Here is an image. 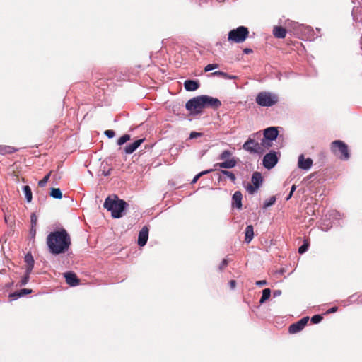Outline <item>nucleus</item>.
<instances>
[{
  "mask_svg": "<svg viewBox=\"0 0 362 362\" xmlns=\"http://www.w3.org/2000/svg\"><path fill=\"white\" fill-rule=\"evenodd\" d=\"M47 244L52 254L59 255L68 251L71 245V238L66 230L62 228L61 230L52 232L48 235Z\"/></svg>",
  "mask_w": 362,
  "mask_h": 362,
  "instance_id": "f257e3e1",
  "label": "nucleus"
},
{
  "mask_svg": "<svg viewBox=\"0 0 362 362\" xmlns=\"http://www.w3.org/2000/svg\"><path fill=\"white\" fill-rule=\"evenodd\" d=\"M128 206L126 201L119 199L115 194L108 196L103 203V207L111 213L114 218H122Z\"/></svg>",
  "mask_w": 362,
  "mask_h": 362,
  "instance_id": "f03ea898",
  "label": "nucleus"
},
{
  "mask_svg": "<svg viewBox=\"0 0 362 362\" xmlns=\"http://www.w3.org/2000/svg\"><path fill=\"white\" fill-rule=\"evenodd\" d=\"M332 153L341 160H348L350 153L348 145L341 140H335L330 144Z\"/></svg>",
  "mask_w": 362,
  "mask_h": 362,
  "instance_id": "7ed1b4c3",
  "label": "nucleus"
},
{
  "mask_svg": "<svg viewBox=\"0 0 362 362\" xmlns=\"http://www.w3.org/2000/svg\"><path fill=\"white\" fill-rule=\"evenodd\" d=\"M255 101L261 107H269L278 103L279 96L269 91H262L257 95Z\"/></svg>",
  "mask_w": 362,
  "mask_h": 362,
  "instance_id": "20e7f679",
  "label": "nucleus"
},
{
  "mask_svg": "<svg viewBox=\"0 0 362 362\" xmlns=\"http://www.w3.org/2000/svg\"><path fill=\"white\" fill-rule=\"evenodd\" d=\"M249 35V30L247 27L240 25L229 31L228 40L235 43L243 42Z\"/></svg>",
  "mask_w": 362,
  "mask_h": 362,
  "instance_id": "39448f33",
  "label": "nucleus"
},
{
  "mask_svg": "<svg viewBox=\"0 0 362 362\" xmlns=\"http://www.w3.org/2000/svg\"><path fill=\"white\" fill-rule=\"evenodd\" d=\"M185 107L188 111L195 114L202 112V109L204 108L203 99L202 95L194 97L189 100L186 104Z\"/></svg>",
  "mask_w": 362,
  "mask_h": 362,
  "instance_id": "423d86ee",
  "label": "nucleus"
},
{
  "mask_svg": "<svg viewBox=\"0 0 362 362\" xmlns=\"http://www.w3.org/2000/svg\"><path fill=\"white\" fill-rule=\"evenodd\" d=\"M243 148L250 153H255L259 156H261L264 153V149L261 146L259 143L252 138H249L244 143Z\"/></svg>",
  "mask_w": 362,
  "mask_h": 362,
  "instance_id": "0eeeda50",
  "label": "nucleus"
},
{
  "mask_svg": "<svg viewBox=\"0 0 362 362\" xmlns=\"http://www.w3.org/2000/svg\"><path fill=\"white\" fill-rule=\"evenodd\" d=\"M278 161V153L274 151H270L263 157L262 165L266 169L271 170L277 164Z\"/></svg>",
  "mask_w": 362,
  "mask_h": 362,
  "instance_id": "6e6552de",
  "label": "nucleus"
},
{
  "mask_svg": "<svg viewBox=\"0 0 362 362\" xmlns=\"http://www.w3.org/2000/svg\"><path fill=\"white\" fill-rule=\"evenodd\" d=\"M252 185H248L247 187V191L249 194H254L262 185V176L259 172H254L252 175Z\"/></svg>",
  "mask_w": 362,
  "mask_h": 362,
  "instance_id": "1a4fd4ad",
  "label": "nucleus"
},
{
  "mask_svg": "<svg viewBox=\"0 0 362 362\" xmlns=\"http://www.w3.org/2000/svg\"><path fill=\"white\" fill-rule=\"evenodd\" d=\"M315 35V32L311 26L305 25L303 24L300 29V34L297 35V37L301 38L302 40L313 41L316 38ZM317 37L318 36H317Z\"/></svg>",
  "mask_w": 362,
  "mask_h": 362,
  "instance_id": "9d476101",
  "label": "nucleus"
},
{
  "mask_svg": "<svg viewBox=\"0 0 362 362\" xmlns=\"http://www.w3.org/2000/svg\"><path fill=\"white\" fill-rule=\"evenodd\" d=\"M351 2L354 4L351 12L353 20L356 23H361L362 21L361 0H351Z\"/></svg>",
  "mask_w": 362,
  "mask_h": 362,
  "instance_id": "9b49d317",
  "label": "nucleus"
},
{
  "mask_svg": "<svg viewBox=\"0 0 362 362\" xmlns=\"http://www.w3.org/2000/svg\"><path fill=\"white\" fill-rule=\"evenodd\" d=\"M203 103L205 107H211L217 110L221 106V102L216 98H213L207 95H202Z\"/></svg>",
  "mask_w": 362,
  "mask_h": 362,
  "instance_id": "f8f14e48",
  "label": "nucleus"
},
{
  "mask_svg": "<svg viewBox=\"0 0 362 362\" xmlns=\"http://www.w3.org/2000/svg\"><path fill=\"white\" fill-rule=\"evenodd\" d=\"M308 320H309L308 317H304L301 318L300 320H298V322L291 324L289 326V329H288L289 332L291 334H295V333H297V332L301 331L305 327V326L307 325Z\"/></svg>",
  "mask_w": 362,
  "mask_h": 362,
  "instance_id": "ddd939ff",
  "label": "nucleus"
},
{
  "mask_svg": "<svg viewBox=\"0 0 362 362\" xmlns=\"http://www.w3.org/2000/svg\"><path fill=\"white\" fill-rule=\"evenodd\" d=\"M302 25L303 24H300L298 22H295L291 20H287L285 22L286 30H288V31L292 32L293 34L296 36L300 34Z\"/></svg>",
  "mask_w": 362,
  "mask_h": 362,
  "instance_id": "4468645a",
  "label": "nucleus"
},
{
  "mask_svg": "<svg viewBox=\"0 0 362 362\" xmlns=\"http://www.w3.org/2000/svg\"><path fill=\"white\" fill-rule=\"evenodd\" d=\"M313 160L310 158H305L303 154H300L298 159V167L303 170H308L313 165Z\"/></svg>",
  "mask_w": 362,
  "mask_h": 362,
  "instance_id": "2eb2a0df",
  "label": "nucleus"
},
{
  "mask_svg": "<svg viewBox=\"0 0 362 362\" xmlns=\"http://www.w3.org/2000/svg\"><path fill=\"white\" fill-rule=\"evenodd\" d=\"M279 135L278 127H270L266 128L264 130L263 137L267 139V140L275 141Z\"/></svg>",
  "mask_w": 362,
  "mask_h": 362,
  "instance_id": "dca6fc26",
  "label": "nucleus"
},
{
  "mask_svg": "<svg viewBox=\"0 0 362 362\" xmlns=\"http://www.w3.org/2000/svg\"><path fill=\"white\" fill-rule=\"evenodd\" d=\"M237 165V159L234 158H228L226 160H224L221 163H218L214 165L216 169L217 168H221L223 169H230L234 168Z\"/></svg>",
  "mask_w": 362,
  "mask_h": 362,
  "instance_id": "f3484780",
  "label": "nucleus"
},
{
  "mask_svg": "<svg viewBox=\"0 0 362 362\" xmlns=\"http://www.w3.org/2000/svg\"><path fill=\"white\" fill-rule=\"evenodd\" d=\"M145 139H139L134 141L133 143L127 144L124 148V151L126 154H131L134 153L144 141Z\"/></svg>",
  "mask_w": 362,
  "mask_h": 362,
  "instance_id": "a211bd4d",
  "label": "nucleus"
},
{
  "mask_svg": "<svg viewBox=\"0 0 362 362\" xmlns=\"http://www.w3.org/2000/svg\"><path fill=\"white\" fill-rule=\"evenodd\" d=\"M149 230L148 228H141V230L139 233L138 236V245L140 247L144 246L148 239Z\"/></svg>",
  "mask_w": 362,
  "mask_h": 362,
  "instance_id": "6ab92c4d",
  "label": "nucleus"
},
{
  "mask_svg": "<svg viewBox=\"0 0 362 362\" xmlns=\"http://www.w3.org/2000/svg\"><path fill=\"white\" fill-rule=\"evenodd\" d=\"M242 199H243V195L240 191H236L233 194L232 197V207L237 209H242Z\"/></svg>",
  "mask_w": 362,
  "mask_h": 362,
  "instance_id": "aec40b11",
  "label": "nucleus"
},
{
  "mask_svg": "<svg viewBox=\"0 0 362 362\" xmlns=\"http://www.w3.org/2000/svg\"><path fill=\"white\" fill-rule=\"evenodd\" d=\"M200 86L199 82L197 80L188 79L184 82V87L187 91H194Z\"/></svg>",
  "mask_w": 362,
  "mask_h": 362,
  "instance_id": "412c9836",
  "label": "nucleus"
},
{
  "mask_svg": "<svg viewBox=\"0 0 362 362\" xmlns=\"http://www.w3.org/2000/svg\"><path fill=\"white\" fill-rule=\"evenodd\" d=\"M25 262L26 263V273H31L35 264L34 258L30 252H28L24 257Z\"/></svg>",
  "mask_w": 362,
  "mask_h": 362,
  "instance_id": "4be33fe9",
  "label": "nucleus"
},
{
  "mask_svg": "<svg viewBox=\"0 0 362 362\" xmlns=\"http://www.w3.org/2000/svg\"><path fill=\"white\" fill-rule=\"evenodd\" d=\"M64 277L66 279V281L71 286H75L78 285L79 281L77 278L76 275L74 272H66L64 274Z\"/></svg>",
  "mask_w": 362,
  "mask_h": 362,
  "instance_id": "5701e85b",
  "label": "nucleus"
},
{
  "mask_svg": "<svg viewBox=\"0 0 362 362\" xmlns=\"http://www.w3.org/2000/svg\"><path fill=\"white\" fill-rule=\"evenodd\" d=\"M286 28L281 26H274L273 29V35L278 39H284L286 35Z\"/></svg>",
  "mask_w": 362,
  "mask_h": 362,
  "instance_id": "b1692460",
  "label": "nucleus"
},
{
  "mask_svg": "<svg viewBox=\"0 0 362 362\" xmlns=\"http://www.w3.org/2000/svg\"><path fill=\"white\" fill-rule=\"evenodd\" d=\"M211 75L214 76H220L224 79H236V78H238L237 76L230 75L228 73L223 72L221 71H216L211 73Z\"/></svg>",
  "mask_w": 362,
  "mask_h": 362,
  "instance_id": "393cba45",
  "label": "nucleus"
},
{
  "mask_svg": "<svg viewBox=\"0 0 362 362\" xmlns=\"http://www.w3.org/2000/svg\"><path fill=\"white\" fill-rule=\"evenodd\" d=\"M17 151V149L11 146L0 145V154H11Z\"/></svg>",
  "mask_w": 362,
  "mask_h": 362,
  "instance_id": "a878e982",
  "label": "nucleus"
},
{
  "mask_svg": "<svg viewBox=\"0 0 362 362\" xmlns=\"http://www.w3.org/2000/svg\"><path fill=\"white\" fill-rule=\"evenodd\" d=\"M32 291H33L32 289L23 288V289H21L20 291H15V292L12 293L10 295V296L13 297L14 298H18L23 297L25 295L30 294L32 293Z\"/></svg>",
  "mask_w": 362,
  "mask_h": 362,
  "instance_id": "bb28decb",
  "label": "nucleus"
},
{
  "mask_svg": "<svg viewBox=\"0 0 362 362\" xmlns=\"http://www.w3.org/2000/svg\"><path fill=\"white\" fill-rule=\"evenodd\" d=\"M23 192L25 194V197L27 202H28V203L31 202L32 199H33V194H32V190H31V188L30 187V186H28V185L23 186Z\"/></svg>",
  "mask_w": 362,
  "mask_h": 362,
  "instance_id": "cd10ccee",
  "label": "nucleus"
},
{
  "mask_svg": "<svg viewBox=\"0 0 362 362\" xmlns=\"http://www.w3.org/2000/svg\"><path fill=\"white\" fill-rule=\"evenodd\" d=\"M254 236L253 228H246L245 232V241L247 243H250Z\"/></svg>",
  "mask_w": 362,
  "mask_h": 362,
  "instance_id": "c85d7f7f",
  "label": "nucleus"
},
{
  "mask_svg": "<svg viewBox=\"0 0 362 362\" xmlns=\"http://www.w3.org/2000/svg\"><path fill=\"white\" fill-rule=\"evenodd\" d=\"M232 151H230V150H224L218 156V160L223 161L226 160L228 158H233L232 156Z\"/></svg>",
  "mask_w": 362,
  "mask_h": 362,
  "instance_id": "c756f323",
  "label": "nucleus"
},
{
  "mask_svg": "<svg viewBox=\"0 0 362 362\" xmlns=\"http://www.w3.org/2000/svg\"><path fill=\"white\" fill-rule=\"evenodd\" d=\"M50 197L54 199H60L62 198V192L59 188H51Z\"/></svg>",
  "mask_w": 362,
  "mask_h": 362,
  "instance_id": "7c9ffc66",
  "label": "nucleus"
},
{
  "mask_svg": "<svg viewBox=\"0 0 362 362\" xmlns=\"http://www.w3.org/2000/svg\"><path fill=\"white\" fill-rule=\"evenodd\" d=\"M221 173L223 175H226V177H228L233 183H235V180H236V177L235 175V174L231 172V171H228V170H221Z\"/></svg>",
  "mask_w": 362,
  "mask_h": 362,
  "instance_id": "2f4dec72",
  "label": "nucleus"
},
{
  "mask_svg": "<svg viewBox=\"0 0 362 362\" xmlns=\"http://www.w3.org/2000/svg\"><path fill=\"white\" fill-rule=\"evenodd\" d=\"M271 296V291L269 288H265L262 291V295L260 298L259 303L261 304L264 303Z\"/></svg>",
  "mask_w": 362,
  "mask_h": 362,
  "instance_id": "473e14b6",
  "label": "nucleus"
},
{
  "mask_svg": "<svg viewBox=\"0 0 362 362\" xmlns=\"http://www.w3.org/2000/svg\"><path fill=\"white\" fill-rule=\"evenodd\" d=\"M261 146L265 150V148L268 149L272 146V141L267 140V139L263 137L261 139V143H259Z\"/></svg>",
  "mask_w": 362,
  "mask_h": 362,
  "instance_id": "72a5a7b5",
  "label": "nucleus"
},
{
  "mask_svg": "<svg viewBox=\"0 0 362 362\" xmlns=\"http://www.w3.org/2000/svg\"><path fill=\"white\" fill-rule=\"evenodd\" d=\"M129 140H130V135L128 134H125L118 139L117 144L119 146H122Z\"/></svg>",
  "mask_w": 362,
  "mask_h": 362,
  "instance_id": "f704fd0d",
  "label": "nucleus"
},
{
  "mask_svg": "<svg viewBox=\"0 0 362 362\" xmlns=\"http://www.w3.org/2000/svg\"><path fill=\"white\" fill-rule=\"evenodd\" d=\"M276 202V197H271L268 199H267L264 203V208H268L271 206H272Z\"/></svg>",
  "mask_w": 362,
  "mask_h": 362,
  "instance_id": "c9c22d12",
  "label": "nucleus"
},
{
  "mask_svg": "<svg viewBox=\"0 0 362 362\" xmlns=\"http://www.w3.org/2000/svg\"><path fill=\"white\" fill-rule=\"evenodd\" d=\"M50 175H51V172H49V173H47L44 177L43 179H42L41 180H40L38 182V185L40 187H42L44 186H45V185L47 183L49 177H50Z\"/></svg>",
  "mask_w": 362,
  "mask_h": 362,
  "instance_id": "e433bc0d",
  "label": "nucleus"
},
{
  "mask_svg": "<svg viewBox=\"0 0 362 362\" xmlns=\"http://www.w3.org/2000/svg\"><path fill=\"white\" fill-rule=\"evenodd\" d=\"M308 247H309L308 243L307 242V240H305L303 244L298 248V252L300 254L305 253L308 250Z\"/></svg>",
  "mask_w": 362,
  "mask_h": 362,
  "instance_id": "4c0bfd02",
  "label": "nucleus"
},
{
  "mask_svg": "<svg viewBox=\"0 0 362 362\" xmlns=\"http://www.w3.org/2000/svg\"><path fill=\"white\" fill-rule=\"evenodd\" d=\"M323 317L320 315H315L311 317V322L313 324L320 323L322 320Z\"/></svg>",
  "mask_w": 362,
  "mask_h": 362,
  "instance_id": "58836bf2",
  "label": "nucleus"
},
{
  "mask_svg": "<svg viewBox=\"0 0 362 362\" xmlns=\"http://www.w3.org/2000/svg\"><path fill=\"white\" fill-rule=\"evenodd\" d=\"M218 67V64H209L208 65H206L204 68V71L206 72L207 71H212V70H214L216 69H217Z\"/></svg>",
  "mask_w": 362,
  "mask_h": 362,
  "instance_id": "ea45409f",
  "label": "nucleus"
},
{
  "mask_svg": "<svg viewBox=\"0 0 362 362\" xmlns=\"http://www.w3.org/2000/svg\"><path fill=\"white\" fill-rule=\"evenodd\" d=\"M31 273H26L25 272V276L22 278V279L21 280V284H20V286H25V284H28V281H29V278H30V274Z\"/></svg>",
  "mask_w": 362,
  "mask_h": 362,
  "instance_id": "a19ab883",
  "label": "nucleus"
},
{
  "mask_svg": "<svg viewBox=\"0 0 362 362\" xmlns=\"http://www.w3.org/2000/svg\"><path fill=\"white\" fill-rule=\"evenodd\" d=\"M37 222V216L35 213H32L30 215V226H36Z\"/></svg>",
  "mask_w": 362,
  "mask_h": 362,
  "instance_id": "79ce46f5",
  "label": "nucleus"
},
{
  "mask_svg": "<svg viewBox=\"0 0 362 362\" xmlns=\"http://www.w3.org/2000/svg\"><path fill=\"white\" fill-rule=\"evenodd\" d=\"M104 134L109 139L113 138L115 135V132L111 129L105 130Z\"/></svg>",
  "mask_w": 362,
  "mask_h": 362,
  "instance_id": "37998d69",
  "label": "nucleus"
},
{
  "mask_svg": "<svg viewBox=\"0 0 362 362\" xmlns=\"http://www.w3.org/2000/svg\"><path fill=\"white\" fill-rule=\"evenodd\" d=\"M202 135V133L197 132H192L189 134V139H196L197 137L201 136Z\"/></svg>",
  "mask_w": 362,
  "mask_h": 362,
  "instance_id": "c03bdc74",
  "label": "nucleus"
},
{
  "mask_svg": "<svg viewBox=\"0 0 362 362\" xmlns=\"http://www.w3.org/2000/svg\"><path fill=\"white\" fill-rule=\"evenodd\" d=\"M228 265V261L226 259H223L219 265V270L222 271L226 266Z\"/></svg>",
  "mask_w": 362,
  "mask_h": 362,
  "instance_id": "a18cd8bd",
  "label": "nucleus"
},
{
  "mask_svg": "<svg viewBox=\"0 0 362 362\" xmlns=\"http://www.w3.org/2000/svg\"><path fill=\"white\" fill-rule=\"evenodd\" d=\"M35 235H36L35 228H31L30 230V233H29L30 239H34L35 237Z\"/></svg>",
  "mask_w": 362,
  "mask_h": 362,
  "instance_id": "49530a36",
  "label": "nucleus"
},
{
  "mask_svg": "<svg viewBox=\"0 0 362 362\" xmlns=\"http://www.w3.org/2000/svg\"><path fill=\"white\" fill-rule=\"evenodd\" d=\"M101 171H102V174L105 177H107L111 174L112 168H110L109 170H106L104 168L103 170H101Z\"/></svg>",
  "mask_w": 362,
  "mask_h": 362,
  "instance_id": "de8ad7c7",
  "label": "nucleus"
},
{
  "mask_svg": "<svg viewBox=\"0 0 362 362\" xmlns=\"http://www.w3.org/2000/svg\"><path fill=\"white\" fill-rule=\"evenodd\" d=\"M255 284L257 286H265L267 284V281L266 280H259V281H257Z\"/></svg>",
  "mask_w": 362,
  "mask_h": 362,
  "instance_id": "09e8293b",
  "label": "nucleus"
},
{
  "mask_svg": "<svg viewBox=\"0 0 362 362\" xmlns=\"http://www.w3.org/2000/svg\"><path fill=\"white\" fill-rule=\"evenodd\" d=\"M213 170H214V169H208V170H203V171L199 173V174L201 177H202L203 175H207V174L211 173Z\"/></svg>",
  "mask_w": 362,
  "mask_h": 362,
  "instance_id": "8fccbe9b",
  "label": "nucleus"
},
{
  "mask_svg": "<svg viewBox=\"0 0 362 362\" xmlns=\"http://www.w3.org/2000/svg\"><path fill=\"white\" fill-rule=\"evenodd\" d=\"M201 177V176L199 175V174H197L194 178L192 179V182H191V184H195L198 180Z\"/></svg>",
  "mask_w": 362,
  "mask_h": 362,
  "instance_id": "3c124183",
  "label": "nucleus"
},
{
  "mask_svg": "<svg viewBox=\"0 0 362 362\" xmlns=\"http://www.w3.org/2000/svg\"><path fill=\"white\" fill-rule=\"evenodd\" d=\"M230 286L232 289H234L236 286V281L235 280H231L229 282Z\"/></svg>",
  "mask_w": 362,
  "mask_h": 362,
  "instance_id": "603ef678",
  "label": "nucleus"
},
{
  "mask_svg": "<svg viewBox=\"0 0 362 362\" xmlns=\"http://www.w3.org/2000/svg\"><path fill=\"white\" fill-rule=\"evenodd\" d=\"M281 294V290H275L273 292L274 297L279 296Z\"/></svg>",
  "mask_w": 362,
  "mask_h": 362,
  "instance_id": "864d4df0",
  "label": "nucleus"
},
{
  "mask_svg": "<svg viewBox=\"0 0 362 362\" xmlns=\"http://www.w3.org/2000/svg\"><path fill=\"white\" fill-rule=\"evenodd\" d=\"M338 308L334 306L332 307L330 309L327 310V313H335L337 310Z\"/></svg>",
  "mask_w": 362,
  "mask_h": 362,
  "instance_id": "5fc2aeb1",
  "label": "nucleus"
},
{
  "mask_svg": "<svg viewBox=\"0 0 362 362\" xmlns=\"http://www.w3.org/2000/svg\"><path fill=\"white\" fill-rule=\"evenodd\" d=\"M252 49H250V48H245L243 49V53L244 54H250V53H252Z\"/></svg>",
  "mask_w": 362,
  "mask_h": 362,
  "instance_id": "6e6d98bb",
  "label": "nucleus"
},
{
  "mask_svg": "<svg viewBox=\"0 0 362 362\" xmlns=\"http://www.w3.org/2000/svg\"><path fill=\"white\" fill-rule=\"evenodd\" d=\"M72 217H73V219L75 221L74 223L78 224V222L80 221L79 217H78L77 216H75V215H73Z\"/></svg>",
  "mask_w": 362,
  "mask_h": 362,
  "instance_id": "4d7b16f0",
  "label": "nucleus"
},
{
  "mask_svg": "<svg viewBox=\"0 0 362 362\" xmlns=\"http://www.w3.org/2000/svg\"><path fill=\"white\" fill-rule=\"evenodd\" d=\"M296 189V186L295 185H292V187L291 188L290 193L291 194H293Z\"/></svg>",
  "mask_w": 362,
  "mask_h": 362,
  "instance_id": "13d9d810",
  "label": "nucleus"
},
{
  "mask_svg": "<svg viewBox=\"0 0 362 362\" xmlns=\"http://www.w3.org/2000/svg\"><path fill=\"white\" fill-rule=\"evenodd\" d=\"M293 194H291L290 192L289 194H288V196L286 197V200L288 201L289 200L291 197H292Z\"/></svg>",
  "mask_w": 362,
  "mask_h": 362,
  "instance_id": "bf43d9fd",
  "label": "nucleus"
},
{
  "mask_svg": "<svg viewBox=\"0 0 362 362\" xmlns=\"http://www.w3.org/2000/svg\"><path fill=\"white\" fill-rule=\"evenodd\" d=\"M8 217H7L6 216H5V221L6 223H8Z\"/></svg>",
  "mask_w": 362,
  "mask_h": 362,
  "instance_id": "052dcab7",
  "label": "nucleus"
},
{
  "mask_svg": "<svg viewBox=\"0 0 362 362\" xmlns=\"http://www.w3.org/2000/svg\"><path fill=\"white\" fill-rule=\"evenodd\" d=\"M322 228V230L325 231V232H327V228H326L325 230L324 229L325 228Z\"/></svg>",
  "mask_w": 362,
  "mask_h": 362,
  "instance_id": "680f3d73",
  "label": "nucleus"
},
{
  "mask_svg": "<svg viewBox=\"0 0 362 362\" xmlns=\"http://www.w3.org/2000/svg\"><path fill=\"white\" fill-rule=\"evenodd\" d=\"M360 44L361 45L362 44V37H361V38H360Z\"/></svg>",
  "mask_w": 362,
  "mask_h": 362,
  "instance_id": "e2e57ef3",
  "label": "nucleus"
}]
</instances>
